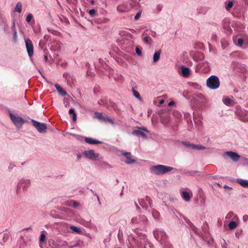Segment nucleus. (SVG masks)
<instances>
[{
  "instance_id": "nucleus-1",
  "label": "nucleus",
  "mask_w": 248,
  "mask_h": 248,
  "mask_svg": "<svg viewBox=\"0 0 248 248\" xmlns=\"http://www.w3.org/2000/svg\"><path fill=\"white\" fill-rule=\"evenodd\" d=\"M173 170V168L163 165H157L150 168L151 172L156 175L164 174Z\"/></svg>"
},
{
  "instance_id": "nucleus-2",
  "label": "nucleus",
  "mask_w": 248,
  "mask_h": 248,
  "mask_svg": "<svg viewBox=\"0 0 248 248\" xmlns=\"http://www.w3.org/2000/svg\"><path fill=\"white\" fill-rule=\"evenodd\" d=\"M206 84L210 89L215 90L220 86V81L217 77L211 76L207 80Z\"/></svg>"
},
{
  "instance_id": "nucleus-3",
  "label": "nucleus",
  "mask_w": 248,
  "mask_h": 248,
  "mask_svg": "<svg viewBox=\"0 0 248 248\" xmlns=\"http://www.w3.org/2000/svg\"><path fill=\"white\" fill-rule=\"evenodd\" d=\"M33 125L40 133H44L46 131V125L44 123H41L34 120H31Z\"/></svg>"
},
{
  "instance_id": "nucleus-4",
  "label": "nucleus",
  "mask_w": 248,
  "mask_h": 248,
  "mask_svg": "<svg viewBox=\"0 0 248 248\" xmlns=\"http://www.w3.org/2000/svg\"><path fill=\"white\" fill-rule=\"evenodd\" d=\"M10 116L13 123L18 127H20L25 123V121L20 117L16 116L12 113L10 114Z\"/></svg>"
},
{
  "instance_id": "nucleus-5",
  "label": "nucleus",
  "mask_w": 248,
  "mask_h": 248,
  "mask_svg": "<svg viewBox=\"0 0 248 248\" xmlns=\"http://www.w3.org/2000/svg\"><path fill=\"white\" fill-rule=\"evenodd\" d=\"M154 234L155 239L159 241L165 240L167 237L165 232L162 230H155Z\"/></svg>"
},
{
  "instance_id": "nucleus-6",
  "label": "nucleus",
  "mask_w": 248,
  "mask_h": 248,
  "mask_svg": "<svg viewBox=\"0 0 248 248\" xmlns=\"http://www.w3.org/2000/svg\"><path fill=\"white\" fill-rule=\"evenodd\" d=\"M26 49L30 58H31L33 55V46L31 41L28 38L25 40Z\"/></svg>"
},
{
  "instance_id": "nucleus-7",
  "label": "nucleus",
  "mask_w": 248,
  "mask_h": 248,
  "mask_svg": "<svg viewBox=\"0 0 248 248\" xmlns=\"http://www.w3.org/2000/svg\"><path fill=\"white\" fill-rule=\"evenodd\" d=\"M83 155L86 157L92 160L95 159L99 155L98 154L95 153L93 150L85 151L83 152Z\"/></svg>"
},
{
  "instance_id": "nucleus-8",
  "label": "nucleus",
  "mask_w": 248,
  "mask_h": 248,
  "mask_svg": "<svg viewBox=\"0 0 248 248\" xmlns=\"http://www.w3.org/2000/svg\"><path fill=\"white\" fill-rule=\"evenodd\" d=\"M30 184V180L21 179L17 185V192H19L21 188H22L23 190H24L29 186Z\"/></svg>"
},
{
  "instance_id": "nucleus-9",
  "label": "nucleus",
  "mask_w": 248,
  "mask_h": 248,
  "mask_svg": "<svg viewBox=\"0 0 248 248\" xmlns=\"http://www.w3.org/2000/svg\"><path fill=\"white\" fill-rule=\"evenodd\" d=\"M224 155L229 156L233 161H237L240 158V156L235 152L232 151L226 152L224 153Z\"/></svg>"
},
{
  "instance_id": "nucleus-10",
  "label": "nucleus",
  "mask_w": 248,
  "mask_h": 248,
  "mask_svg": "<svg viewBox=\"0 0 248 248\" xmlns=\"http://www.w3.org/2000/svg\"><path fill=\"white\" fill-rule=\"evenodd\" d=\"M181 73L183 77L185 78H187L190 75V69L189 68L186 67L185 66H182L181 67Z\"/></svg>"
},
{
  "instance_id": "nucleus-11",
  "label": "nucleus",
  "mask_w": 248,
  "mask_h": 248,
  "mask_svg": "<svg viewBox=\"0 0 248 248\" xmlns=\"http://www.w3.org/2000/svg\"><path fill=\"white\" fill-rule=\"evenodd\" d=\"M123 155L125 156L126 158V163L127 164H130L135 162V160L133 159L131 154L129 152H125L123 153Z\"/></svg>"
},
{
  "instance_id": "nucleus-12",
  "label": "nucleus",
  "mask_w": 248,
  "mask_h": 248,
  "mask_svg": "<svg viewBox=\"0 0 248 248\" xmlns=\"http://www.w3.org/2000/svg\"><path fill=\"white\" fill-rule=\"evenodd\" d=\"M85 141L86 143L90 144H102V142L98 140H95L91 138H85Z\"/></svg>"
},
{
  "instance_id": "nucleus-13",
  "label": "nucleus",
  "mask_w": 248,
  "mask_h": 248,
  "mask_svg": "<svg viewBox=\"0 0 248 248\" xmlns=\"http://www.w3.org/2000/svg\"><path fill=\"white\" fill-rule=\"evenodd\" d=\"M132 134L133 135L140 136L144 139L147 138V136L146 135V134L140 130H137V129L134 130L132 131Z\"/></svg>"
},
{
  "instance_id": "nucleus-14",
  "label": "nucleus",
  "mask_w": 248,
  "mask_h": 248,
  "mask_svg": "<svg viewBox=\"0 0 248 248\" xmlns=\"http://www.w3.org/2000/svg\"><path fill=\"white\" fill-rule=\"evenodd\" d=\"M55 87L59 94L62 95V96H64L66 95V92L61 87L60 85L58 84H56L55 85Z\"/></svg>"
},
{
  "instance_id": "nucleus-15",
  "label": "nucleus",
  "mask_w": 248,
  "mask_h": 248,
  "mask_svg": "<svg viewBox=\"0 0 248 248\" xmlns=\"http://www.w3.org/2000/svg\"><path fill=\"white\" fill-rule=\"evenodd\" d=\"M236 182L244 187H248V180L238 179Z\"/></svg>"
},
{
  "instance_id": "nucleus-16",
  "label": "nucleus",
  "mask_w": 248,
  "mask_h": 248,
  "mask_svg": "<svg viewBox=\"0 0 248 248\" xmlns=\"http://www.w3.org/2000/svg\"><path fill=\"white\" fill-rule=\"evenodd\" d=\"M160 53H161V50H160L156 51L154 53V56H153V61H154V62H157L159 60L160 56Z\"/></svg>"
},
{
  "instance_id": "nucleus-17",
  "label": "nucleus",
  "mask_w": 248,
  "mask_h": 248,
  "mask_svg": "<svg viewBox=\"0 0 248 248\" xmlns=\"http://www.w3.org/2000/svg\"><path fill=\"white\" fill-rule=\"evenodd\" d=\"M182 196V198L186 202L189 201L190 199L188 193L186 191L183 192Z\"/></svg>"
},
{
  "instance_id": "nucleus-18",
  "label": "nucleus",
  "mask_w": 248,
  "mask_h": 248,
  "mask_svg": "<svg viewBox=\"0 0 248 248\" xmlns=\"http://www.w3.org/2000/svg\"><path fill=\"white\" fill-rule=\"evenodd\" d=\"M228 226L230 230H233L237 226V223L235 221H232L229 223Z\"/></svg>"
},
{
  "instance_id": "nucleus-19",
  "label": "nucleus",
  "mask_w": 248,
  "mask_h": 248,
  "mask_svg": "<svg viewBox=\"0 0 248 248\" xmlns=\"http://www.w3.org/2000/svg\"><path fill=\"white\" fill-rule=\"evenodd\" d=\"M69 113L70 114H72V115H73V117H72L73 121H76V120H77V114L75 113V110L73 108H71V109H70L69 110Z\"/></svg>"
},
{
  "instance_id": "nucleus-20",
  "label": "nucleus",
  "mask_w": 248,
  "mask_h": 248,
  "mask_svg": "<svg viewBox=\"0 0 248 248\" xmlns=\"http://www.w3.org/2000/svg\"><path fill=\"white\" fill-rule=\"evenodd\" d=\"M22 11V4L20 2H18L15 9V11L21 13Z\"/></svg>"
},
{
  "instance_id": "nucleus-21",
  "label": "nucleus",
  "mask_w": 248,
  "mask_h": 248,
  "mask_svg": "<svg viewBox=\"0 0 248 248\" xmlns=\"http://www.w3.org/2000/svg\"><path fill=\"white\" fill-rule=\"evenodd\" d=\"M143 41L147 44H151L152 43V39L149 36H145L143 39Z\"/></svg>"
},
{
  "instance_id": "nucleus-22",
  "label": "nucleus",
  "mask_w": 248,
  "mask_h": 248,
  "mask_svg": "<svg viewBox=\"0 0 248 248\" xmlns=\"http://www.w3.org/2000/svg\"><path fill=\"white\" fill-rule=\"evenodd\" d=\"M95 117L99 120L102 121L104 116L103 114L98 112H96L94 113Z\"/></svg>"
},
{
  "instance_id": "nucleus-23",
  "label": "nucleus",
  "mask_w": 248,
  "mask_h": 248,
  "mask_svg": "<svg viewBox=\"0 0 248 248\" xmlns=\"http://www.w3.org/2000/svg\"><path fill=\"white\" fill-rule=\"evenodd\" d=\"M102 121L105 122V123H109L111 124H113V121L110 118H108L107 116H104Z\"/></svg>"
},
{
  "instance_id": "nucleus-24",
  "label": "nucleus",
  "mask_w": 248,
  "mask_h": 248,
  "mask_svg": "<svg viewBox=\"0 0 248 248\" xmlns=\"http://www.w3.org/2000/svg\"><path fill=\"white\" fill-rule=\"evenodd\" d=\"M182 143L183 145H184L186 147H187L188 148L193 149V146L194 145L193 144L190 143L189 142H187V141H183Z\"/></svg>"
},
{
  "instance_id": "nucleus-25",
  "label": "nucleus",
  "mask_w": 248,
  "mask_h": 248,
  "mask_svg": "<svg viewBox=\"0 0 248 248\" xmlns=\"http://www.w3.org/2000/svg\"><path fill=\"white\" fill-rule=\"evenodd\" d=\"M193 149H196V150H204L205 149V147L202 146L201 145H195L194 144L193 146Z\"/></svg>"
},
{
  "instance_id": "nucleus-26",
  "label": "nucleus",
  "mask_w": 248,
  "mask_h": 248,
  "mask_svg": "<svg viewBox=\"0 0 248 248\" xmlns=\"http://www.w3.org/2000/svg\"><path fill=\"white\" fill-rule=\"evenodd\" d=\"M132 92H133V95L136 97L138 99H140L141 98H140V94L139 93L135 90V89H132Z\"/></svg>"
},
{
  "instance_id": "nucleus-27",
  "label": "nucleus",
  "mask_w": 248,
  "mask_h": 248,
  "mask_svg": "<svg viewBox=\"0 0 248 248\" xmlns=\"http://www.w3.org/2000/svg\"><path fill=\"white\" fill-rule=\"evenodd\" d=\"M139 203L140 205V206L142 207L143 208H144L145 209H147L148 205L142 200H141L140 201H139Z\"/></svg>"
},
{
  "instance_id": "nucleus-28",
  "label": "nucleus",
  "mask_w": 248,
  "mask_h": 248,
  "mask_svg": "<svg viewBox=\"0 0 248 248\" xmlns=\"http://www.w3.org/2000/svg\"><path fill=\"white\" fill-rule=\"evenodd\" d=\"M70 229L75 232H78V233H79L80 232H81V230L79 228H78L77 227H75V226H71L70 227Z\"/></svg>"
},
{
  "instance_id": "nucleus-29",
  "label": "nucleus",
  "mask_w": 248,
  "mask_h": 248,
  "mask_svg": "<svg viewBox=\"0 0 248 248\" xmlns=\"http://www.w3.org/2000/svg\"><path fill=\"white\" fill-rule=\"evenodd\" d=\"M242 232V231L241 230H236V231L235 233V235L237 239L240 238Z\"/></svg>"
},
{
  "instance_id": "nucleus-30",
  "label": "nucleus",
  "mask_w": 248,
  "mask_h": 248,
  "mask_svg": "<svg viewBox=\"0 0 248 248\" xmlns=\"http://www.w3.org/2000/svg\"><path fill=\"white\" fill-rule=\"evenodd\" d=\"M70 202L73 203L72 206L75 208L80 205V203L79 202L75 201H70Z\"/></svg>"
},
{
  "instance_id": "nucleus-31",
  "label": "nucleus",
  "mask_w": 248,
  "mask_h": 248,
  "mask_svg": "<svg viewBox=\"0 0 248 248\" xmlns=\"http://www.w3.org/2000/svg\"><path fill=\"white\" fill-rule=\"evenodd\" d=\"M231 101L232 100L229 98L223 99V102L226 105H229L231 103Z\"/></svg>"
},
{
  "instance_id": "nucleus-32",
  "label": "nucleus",
  "mask_w": 248,
  "mask_h": 248,
  "mask_svg": "<svg viewBox=\"0 0 248 248\" xmlns=\"http://www.w3.org/2000/svg\"><path fill=\"white\" fill-rule=\"evenodd\" d=\"M233 6V2L229 1L226 6V9L229 11Z\"/></svg>"
},
{
  "instance_id": "nucleus-33",
  "label": "nucleus",
  "mask_w": 248,
  "mask_h": 248,
  "mask_svg": "<svg viewBox=\"0 0 248 248\" xmlns=\"http://www.w3.org/2000/svg\"><path fill=\"white\" fill-rule=\"evenodd\" d=\"M234 217L235 216L233 213L230 212L227 214L226 217L228 219H234Z\"/></svg>"
},
{
  "instance_id": "nucleus-34",
  "label": "nucleus",
  "mask_w": 248,
  "mask_h": 248,
  "mask_svg": "<svg viewBox=\"0 0 248 248\" xmlns=\"http://www.w3.org/2000/svg\"><path fill=\"white\" fill-rule=\"evenodd\" d=\"M244 43V40L242 38H239L237 39V45L238 46H241Z\"/></svg>"
},
{
  "instance_id": "nucleus-35",
  "label": "nucleus",
  "mask_w": 248,
  "mask_h": 248,
  "mask_svg": "<svg viewBox=\"0 0 248 248\" xmlns=\"http://www.w3.org/2000/svg\"><path fill=\"white\" fill-rule=\"evenodd\" d=\"M13 31L14 34V40H15V41H16L17 38V32L15 29V25H14L13 26Z\"/></svg>"
},
{
  "instance_id": "nucleus-36",
  "label": "nucleus",
  "mask_w": 248,
  "mask_h": 248,
  "mask_svg": "<svg viewBox=\"0 0 248 248\" xmlns=\"http://www.w3.org/2000/svg\"><path fill=\"white\" fill-rule=\"evenodd\" d=\"M33 16L31 14H29L26 17V20L28 23H30L31 19L32 18Z\"/></svg>"
},
{
  "instance_id": "nucleus-37",
  "label": "nucleus",
  "mask_w": 248,
  "mask_h": 248,
  "mask_svg": "<svg viewBox=\"0 0 248 248\" xmlns=\"http://www.w3.org/2000/svg\"><path fill=\"white\" fill-rule=\"evenodd\" d=\"M89 13L91 16L93 17L95 15V11L94 9H91L90 10Z\"/></svg>"
},
{
  "instance_id": "nucleus-38",
  "label": "nucleus",
  "mask_w": 248,
  "mask_h": 248,
  "mask_svg": "<svg viewBox=\"0 0 248 248\" xmlns=\"http://www.w3.org/2000/svg\"><path fill=\"white\" fill-rule=\"evenodd\" d=\"M45 239H46V235L43 233L41 234L40 237V241L41 242H44L45 241Z\"/></svg>"
},
{
  "instance_id": "nucleus-39",
  "label": "nucleus",
  "mask_w": 248,
  "mask_h": 248,
  "mask_svg": "<svg viewBox=\"0 0 248 248\" xmlns=\"http://www.w3.org/2000/svg\"><path fill=\"white\" fill-rule=\"evenodd\" d=\"M146 201L148 202V203L149 204L150 206L151 207V198L148 197H146Z\"/></svg>"
},
{
  "instance_id": "nucleus-40",
  "label": "nucleus",
  "mask_w": 248,
  "mask_h": 248,
  "mask_svg": "<svg viewBox=\"0 0 248 248\" xmlns=\"http://www.w3.org/2000/svg\"><path fill=\"white\" fill-rule=\"evenodd\" d=\"M141 13L140 12H139L137 13L136 15L135 16V20H137L140 16Z\"/></svg>"
},
{
  "instance_id": "nucleus-41",
  "label": "nucleus",
  "mask_w": 248,
  "mask_h": 248,
  "mask_svg": "<svg viewBox=\"0 0 248 248\" xmlns=\"http://www.w3.org/2000/svg\"><path fill=\"white\" fill-rule=\"evenodd\" d=\"M136 52L139 56H140L141 55V51L138 47L136 48Z\"/></svg>"
},
{
  "instance_id": "nucleus-42",
  "label": "nucleus",
  "mask_w": 248,
  "mask_h": 248,
  "mask_svg": "<svg viewBox=\"0 0 248 248\" xmlns=\"http://www.w3.org/2000/svg\"><path fill=\"white\" fill-rule=\"evenodd\" d=\"M78 246H79V244L78 243H77L75 245H71V246H69L68 248H75V247H78Z\"/></svg>"
},
{
  "instance_id": "nucleus-43",
  "label": "nucleus",
  "mask_w": 248,
  "mask_h": 248,
  "mask_svg": "<svg viewBox=\"0 0 248 248\" xmlns=\"http://www.w3.org/2000/svg\"><path fill=\"white\" fill-rule=\"evenodd\" d=\"M139 128L140 129V130H142L143 131H145V132H148V131L147 129V128L144 127H139Z\"/></svg>"
},
{
  "instance_id": "nucleus-44",
  "label": "nucleus",
  "mask_w": 248,
  "mask_h": 248,
  "mask_svg": "<svg viewBox=\"0 0 248 248\" xmlns=\"http://www.w3.org/2000/svg\"><path fill=\"white\" fill-rule=\"evenodd\" d=\"M68 246V243L66 241H63L62 245V246Z\"/></svg>"
},
{
  "instance_id": "nucleus-45",
  "label": "nucleus",
  "mask_w": 248,
  "mask_h": 248,
  "mask_svg": "<svg viewBox=\"0 0 248 248\" xmlns=\"http://www.w3.org/2000/svg\"><path fill=\"white\" fill-rule=\"evenodd\" d=\"M73 203L70 202V201L67 202L66 205L67 206H72Z\"/></svg>"
},
{
  "instance_id": "nucleus-46",
  "label": "nucleus",
  "mask_w": 248,
  "mask_h": 248,
  "mask_svg": "<svg viewBox=\"0 0 248 248\" xmlns=\"http://www.w3.org/2000/svg\"><path fill=\"white\" fill-rule=\"evenodd\" d=\"M173 105H174V102L173 101H170L168 104L169 106H172Z\"/></svg>"
},
{
  "instance_id": "nucleus-47",
  "label": "nucleus",
  "mask_w": 248,
  "mask_h": 248,
  "mask_svg": "<svg viewBox=\"0 0 248 248\" xmlns=\"http://www.w3.org/2000/svg\"><path fill=\"white\" fill-rule=\"evenodd\" d=\"M164 102H165L164 100H163V99H161V100H160L159 103V104L160 105H162V104H164Z\"/></svg>"
},
{
  "instance_id": "nucleus-48",
  "label": "nucleus",
  "mask_w": 248,
  "mask_h": 248,
  "mask_svg": "<svg viewBox=\"0 0 248 248\" xmlns=\"http://www.w3.org/2000/svg\"><path fill=\"white\" fill-rule=\"evenodd\" d=\"M157 214H158V212H155L153 213V215L154 216V217H156V216H157Z\"/></svg>"
},
{
  "instance_id": "nucleus-49",
  "label": "nucleus",
  "mask_w": 248,
  "mask_h": 248,
  "mask_svg": "<svg viewBox=\"0 0 248 248\" xmlns=\"http://www.w3.org/2000/svg\"><path fill=\"white\" fill-rule=\"evenodd\" d=\"M244 220H247L248 219V216L247 215H245L243 217Z\"/></svg>"
},
{
  "instance_id": "nucleus-50",
  "label": "nucleus",
  "mask_w": 248,
  "mask_h": 248,
  "mask_svg": "<svg viewBox=\"0 0 248 248\" xmlns=\"http://www.w3.org/2000/svg\"><path fill=\"white\" fill-rule=\"evenodd\" d=\"M44 59L46 60V61H47L48 60L47 55H45Z\"/></svg>"
},
{
  "instance_id": "nucleus-51",
  "label": "nucleus",
  "mask_w": 248,
  "mask_h": 248,
  "mask_svg": "<svg viewBox=\"0 0 248 248\" xmlns=\"http://www.w3.org/2000/svg\"><path fill=\"white\" fill-rule=\"evenodd\" d=\"M91 3L93 5L94 4V1L93 0H92Z\"/></svg>"
},
{
  "instance_id": "nucleus-52",
  "label": "nucleus",
  "mask_w": 248,
  "mask_h": 248,
  "mask_svg": "<svg viewBox=\"0 0 248 248\" xmlns=\"http://www.w3.org/2000/svg\"><path fill=\"white\" fill-rule=\"evenodd\" d=\"M81 157V155H78V159H80Z\"/></svg>"
},
{
  "instance_id": "nucleus-53",
  "label": "nucleus",
  "mask_w": 248,
  "mask_h": 248,
  "mask_svg": "<svg viewBox=\"0 0 248 248\" xmlns=\"http://www.w3.org/2000/svg\"><path fill=\"white\" fill-rule=\"evenodd\" d=\"M29 229H30V228H26L24 229L23 230V231H24V230L27 231V230H29Z\"/></svg>"
},
{
  "instance_id": "nucleus-54",
  "label": "nucleus",
  "mask_w": 248,
  "mask_h": 248,
  "mask_svg": "<svg viewBox=\"0 0 248 248\" xmlns=\"http://www.w3.org/2000/svg\"><path fill=\"white\" fill-rule=\"evenodd\" d=\"M119 8H120V7H119V6H118V7H117V9L118 11H121V12H123L122 11H121V10L119 9Z\"/></svg>"
},
{
  "instance_id": "nucleus-55",
  "label": "nucleus",
  "mask_w": 248,
  "mask_h": 248,
  "mask_svg": "<svg viewBox=\"0 0 248 248\" xmlns=\"http://www.w3.org/2000/svg\"><path fill=\"white\" fill-rule=\"evenodd\" d=\"M202 98H203V95H201H201H200V98H201V99H202Z\"/></svg>"
},
{
  "instance_id": "nucleus-56",
  "label": "nucleus",
  "mask_w": 248,
  "mask_h": 248,
  "mask_svg": "<svg viewBox=\"0 0 248 248\" xmlns=\"http://www.w3.org/2000/svg\"><path fill=\"white\" fill-rule=\"evenodd\" d=\"M135 204H136V206L137 207V208H139V206H138V205H137L136 202H135Z\"/></svg>"
},
{
  "instance_id": "nucleus-57",
  "label": "nucleus",
  "mask_w": 248,
  "mask_h": 248,
  "mask_svg": "<svg viewBox=\"0 0 248 248\" xmlns=\"http://www.w3.org/2000/svg\"><path fill=\"white\" fill-rule=\"evenodd\" d=\"M158 8L159 9V10H161V8H160L159 6H158Z\"/></svg>"
},
{
  "instance_id": "nucleus-58",
  "label": "nucleus",
  "mask_w": 248,
  "mask_h": 248,
  "mask_svg": "<svg viewBox=\"0 0 248 248\" xmlns=\"http://www.w3.org/2000/svg\"><path fill=\"white\" fill-rule=\"evenodd\" d=\"M97 197L98 201H99V199L98 196H97Z\"/></svg>"
}]
</instances>
